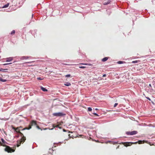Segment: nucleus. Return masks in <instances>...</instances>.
Segmentation results:
<instances>
[{"label": "nucleus", "instance_id": "nucleus-22", "mask_svg": "<svg viewBox=\"0 0 155 155\" xmlns=\"http://www.w3.org/2000/svg\"><path fill=\"white\" fill-rule=\"evenodd\" d=\"M43 78H41L40 77H38L37 78V79L39 80H42L43 79Z\"/></svg>", "mask_w": 155, "mask_h": 155}, {"label": "nucleus", "instance_id": "nucleus-18", "mask_svg": "<svg viewBox=\"0 0 155 155\" xmlns=\"http://www.w3.org/2000/svg\"><path fill=\"white\" fill-rule=\"evenodd\" d=\"M140 62L139 60L134 61H132V63H136Z\"/></svg>", "mask_w": 155, "mask_h": 155}, {"label": "nucleus", "instance_id": "nucleus-11", "mask_svg": "<svg viewBox=\"0 0 155 155\" xmlns=\"http://www.w3.org/2000/svg\"><path fill=\"white\" fill-rule=\"evenodd\" d=\"M1 141L2 142H1V141H0V142H1V143H0L1 144V145H2L3 144H5V141L3 139H1Z\"/></svg>", "mask_w": 155, "mask_h": 155}, {"label": "nucleus", "instance_id": "nucleus-21", "mask_svg": "<svg viewBox=\"0 0 155 155\" xmlns=\"http://www.w3.org/2000/svg\"><path fill=\"white\" fill-rule=\"evenodd\" d=\"M125 62L124 61H119L118 62V63L119 64H123Z\"/></svg>", "mask_w": 155, "mask_h": 155}, {"label": "nucleus", "instance_id": "nucleus-14", "mask_svg": "<svg viewBox=\"0 0 155 155\" xmlns=\"http://www.w3.org/2000/svg\"><path fill=\"white\" fill-rule=\"evenodd\" d=\"M64 85L65 86H68L71 85V84L69 82H66L65 84H64Z\"/></svg>", "mask_w": 155, "mask_h": 155}, {"label": "nucleus", "instance_id": "nucleus-36", "mask_svg": "<svg viewBox=\"0 0 155 155\" xmlns=\"http://www.w3.org/2000/svg\"><path fill=\"white\" fill-rule=\"evenodd\" d=\"M149 86H150V87H151V85L150 84L149 85Z\"/></svg>", "mask_w": 155, "mask_h": 155}, {"label": "nucleus", "instance_id": "nucleus-24", "mask_svg": "<svg viewBox=\"0 0 155 155\" xmlns=\"http://www.w3.org/2000/svg\"><path fill=\"white\" fill-rule=\"evenodd\" d=\"M79 68H86V67L85 66H79Z\"/></svg>", "mask_w": 155, "mask_h": 155}, {"label": "nucleus", "instance_id": "nucleus-34", "mask_svg": "<svg viewBox=\"0 0 155 155\" xmlns=\"http://www.w3.org/2000/svg\"><path fill=\"white\" fill-rule=\"evenodd\" d=\"M106 76V75L105 74H104L103 75V77H105Z\"/></svg>", "mask_w": 155, "mask_h": 155}, {"label": "nucleus", "instance_id": "nucleus-13", "mask_svg": "<svg viewBox=\"0 0 155 155\" xmlns=\"http://www.w3.org/2000/svg\"><path fill=\"white\" fill-rule=\"evenodd\" d=\"M108 57H105L102 59V61L103 62H105V61H107L108 60Z\"/></svg>", "mask_w": 155, "mask_h": 155}, {"label": "nucleus", "instance_id": "nucleus-7", "mask_svg": "<svg viewBox=\"0 0 155 155\" xmlns=\"http://www.w3.org/2000/svg\"><path fill=\"white\" fill-rule=\"evenodd\" d=\"M31 57H29L27 56H22L20 58V59L21 60H23L24 59H27L28 58H31Z\"/></svg>", "mask_w": 155, "mask_h": 155}, {"label": "nucleus", "instance_id": "nucleus-12", "mask_svg": "<svg viewBox=\"0 0 155 155\" xmlns=\"http://www.w3.org/2000/svg\"><path fill=\"white\" fill-rule=\"evenodd\" d=\"M13 60V58L12 57L7 58L6 59V61L9 62Z\"/></svg>", "mask_w": 155, "mask_h": 155}, {"label": "nucleus", "instance_id": "nucleus-37", "mask_svg": "<svg viewBox=\"0 0 155 155\" xmlns=\"http://www.w3.org/2000/svg\"><path fill=\"white\" fill-rule=\"evenodd\" d=\"M19 127V129L20 128H22V127Z\"/></svg>", "mask_w": 155, "mask_h": 155}, {"label": "nucleus", "instance_id": "nucleus-9", "mask_svg": "<svg viewBox=\"0 0 155 155\" xmlns=\"http://www.w3.org/2000/svg\"><path fill=\"white\" fill-rule=\"evenodd\" d=\"M110 2H111V1L110 0H107V1H105L104 3V5H107V4H109L110 3Z\"/></svg>", "mask_w": 155, "mask_h": 155}, {"label": "nucleus", "instance_id": "nucleus-35", "mask_svg": "<svg viewBox=\"0 0 155 155\" xmlns=\"http://www.w3.org/2000/svg\"><path fill=\"white\" fill-rule=\"evenodd\" d=\"M63 130L64 132H66V130L64 129Z\"/></svg>", "mask_w": 155, "mask_h": 155}, {"label": "nucleus", "instance_id": "nucleus-20", "mask_svg": "<svg viewBox=\"0 0 155 155\" xmlns=\"http://www.w3.org/2000/svg\"><path fill=\"white\" fill-rule=\"evenodd\" d=\"M84 64V65H88L90 66L92 65V64Z\"/></svg>", "mask_w": 155, "mask_h": 155}, {"label": "nucleus", "instance_id": "nucleus-23", "mask_svg": "<svg viewBox=\"0 0 155 155\" xmlns=\"http://www.w3.org/2000/svg\"><path fill=\"white\" fill-rule=\"evenodd\" d=\"M92 110V108L90 107H89L88 108V111H91Z\"/></svg>", "mask_w": 155, "mask_h": 155}, {"label": "nucleus", "instance_id": "nucleus-38", "mask_svg": "<svg viewBox=\"0 0 155 155\" xmlns=\"http://www.w3.org/2000/svg\"><path fill=\"white\" fill-rule=\"evenodd\" d=\"M95 110H98V109H97V108H96V109H95Z\"/></svg>", "mask_w": 155, "mask_h": 155}, {"label": "nucleus", "instance_id": "nucleus-28", "mask_svg": "<svg viewBox=\"0 0 155 155\" xmlns=\"http://www.w3.org/2000/svg\"><path fill=\"white\" fill-rule=\"evenodd\" d=\"M117 105H118L117 103H115L114 104V107H116Z\"/></svg>", "mask_w": 155, "mask_h": 155}, {"label": "nucleus", "instance_id": "nucleus-33", "mask_svg": "<svg viewBox=\"0 0 155 155\" xmlns=\"http://www.w3.org/2000/svg\"><path fill=\"white\" fill-rule=\"evenodd\" d=\"M147 99H148L149 100H150V98L149 97H147Z\"/></svg>", "mask_w": 155, "mask_h": 155}, {"label": "nucleus", "instance_id": "nucleus-16", "mask_svg": "<svg viewBox=\"0 0 155 155\" xmlns=\"http://www.w3.org/2000/svg\"><path fill=\"white\" fill-rule=\"evenodd\" d=\"M41 89L44 91H47V90L46 89L42 87H41Z\"/></svg>", "mask_w": 155, "mask_h": 155}, {"label": "nucleus", "instance_id": "nucleus-15", "mask_svg": "<svg viewBox=\"0 0 155 155\" xmlns=\"http://www.w3.org/2000/svg\"><path fill=\"white\" fill-rule=\"evenodd\" d=\"M9 3H7L5 5H4L3 6L2 8H6L8 7V6L9 5Z\"/></svg>", "mask_w": 155, "mask_h": 155}, {"label": "nucleus", "instance_id": "nucleus-19", "mask_svg": "<svg viewBox=\"0 0 155 155\" xmlns=\"http://www.w3.org/2000/svg\"><path fill=\"white\" fill-rule=\"evenodd\" d=\"M15 33V31L14 30H13L11 33V34L12 35H14Z\"/></svg>", "mask_w": 155, "mask_h": 155}, {"label": "nucleus", "instance_id": "nucleus-5", "mask_svg": "<svg viewBox=\"0 0 155 155\" xmlns=\"http://www.w3.org/2000/svg\"><path fill=\"white\" fill-rule=\"evenodd\" d=\"M137 132L136 131H127L126 134L128 135H132L137 134Z\"/></svg>", "mask_w": 155, "mask_h": 155}, {"label": "nucleus", "instance_id": "nucleus-10", "mask_svg": "<svg viewBox=\"0 0 155 155\" xmlns=\"http://www.w3.org/2000/svg\"><path fill=\"white\" fill-rule=\"evenodd\" d=\"M59 125H58L55 126L54 124H53L52 126L53 128L51 129V130H52L54 129V128H55V127H58L60 128H61V127H59Z\"/></svg>", "mask_w": 155, "mask_h": 155}, {"label": "nucleus", "instance_id": "nucleus-27", "mask_svg": "<svg viewBox=\"0 0 155 155\" xmlns=\"http://www.w3.org/2000/svg\"><path fill=\"white\" fill-rule=\"evenodd\" d=\"M65 77H71V75L69 74H68V75H67L65 76Z\"/></svg>", "mask_w": 155, "mask_h": 155}, {"label": "nucleus", "instance_id": "nucleus-25", "mask_svg": "<svg viewBox=\"0 0 155 155\" xmlns=\"http://www.w3.org/2000/svg\"><path fill=\"white\" fill-rule=\"evenodd\" d=\"M36 127L38 129H40V130H41V128L39 127L38 125H37H37H36Z\"/></svg>", "mask_w": 155, "mask_h": 155}, {"label": "nucleus", "instance_id": "nucleus-3", "mask_svg": "<svg viewBox=\"0 0 155 155\" xmlns=\"http://www.w3.org/2000/svg\"><path fill=\"white\" fill-rule=\"evenodd\" d=\"M53 115L54 116L61 117L65 116L66 114L62 112H58L54 113Z\"/></svg>", "mask_w": 155, "mask_h": 155}, {"label": "nucleus", "instance_id": "nucleus-40", "mask_svg": "<svg viewBox=\"0 0 155 155\" xmlns=\"http://www.w3.org/2000/svg\"><path fill=\"white\" fill-rule=\"evenodd\" d=\"M0 143H1V142H0Z\"/></svg>", "mask_w": 155, "mask_h": 155}, {"label": "nucleus", "instance_id": "nucleus-30", "mask_svg": "<svg viewBox=\"0 0 155 155\" xmlns=\"http://www.w3.org/2000/svg\"><path fill=\"white\" fill-rule=\"evenodd\" d=\"M93 114L96 116H98V115L96 113H93Z\"/></svg>", "mask_w": 155, "mask_h": 155}, {"label": "nucleus", "instance_id": "nucleus-31", "mask_svg": "<svg viewBox=\"0 0 155 155\" xmlns=\"http://www.w3.org/2000/svg\"><path fill=\"white\" fill-rule=\"evenodd\" d=\"M34 62V61L26 62L24 63L23 64H25V63H31L33 62Z\"/></svg>", "mask_w": 155, "mask_h": 155}, {"label": "nucleus", "instance_id": "nucleus-17", "mask_svg": "<svg viewBox=\"0 0 155 155\" xmlns=\"http://www.w3.org/2000/svg\"><path fill=\"white\" fill-rule=\"evenodd\" d=\"M0 81L3 82H5L6 81V80L5 79H3L2 78H0Z\"/></svg>", "mask_w": 155, "mask_h": 155}, {"label": "nucleus", "instance_id": "nucleus-8", "mask_svg": "<svg viewBox=\"0 0 155 155\" xmlns=\"http://www.w3.org/2000/svg\"><path fill=\"white\" fill-rule=\"evenodd\" d=\"M12 129H13L15 130V131L17 133H18V131H20V130L19 129V127H18L15 128L14 127H12Z\"/></svg>", "mask_w": 155, "mask_h": 155}, {"label": "nucleus", "instance_id": "nucleus-39", "mask_svg": "<svg viewBox=\"0 0 155 155\" xmlns=\"http://www.w3.org/2000/svg\"><path fill=\"white\" fill-rule=\"evenodd\" d=\"M70 132H70V131H68V133H70Z\"/></svg>", "mask_w": 155, "mask_h": 155}, {"label": "nucleus", "instance_id": "nucleus-1", "mask_svg": "<svg viewBox=\"0 0 155 155\" xmlns=\"http://www.w3.org/2000/svg\"><path fill=\"white\" fill-rule=\"evenodd\" d=\"M18 133L20 134V136L21 137L20 140L17 141V147H18L20 145L21 143H23L25 141L26 138V137L24 136L23 134L20 131H18Z\"/></svg>", "mask_w": 155, "mask_h": 155}, {"label": "nucleus", "instance_id": "nucleus-32", "mask_svg": "<svg viewBox=\"0 0 155 155\" xmlns=\"http://www.w3.org/2000/svg\"><path fill=\"white\" fill-rule=\"evenodd\" d=\"M12 64L11 63H10L9 64H3V65H7L8 64Z\"/></svg>", "mask_w": 155, "mask_h": 155}, {"label": "nucleus", "instance_id": "nucleus-26", "mask_svg": "<svg viewBox=\"0 0 155 155\" xmlns=\"http://www.w3.org/2000/svg\"><path fill=\"white\" fill-rule=\"evenodd\" d=\"M138 143L139 144H141L142 143V141L141 140H139L138 141Z\"/></svg>", "mask_w": 155, "mask_h": 155}, {"label": "nucleus", "instance_id": "nucleus-29", "mask_svg": "<svg viewBox=\"0 0 155 155\" xmlns=\"http://www.w3.org/2000/svg\"><path fill=\"white\" fill-rule=\"evenodd\" d=\"M68 135L70 138L72 137V135H71L70 134H69Z\"/></svg>", "mask_w": 155, "mask_h": 155}, {"label": "nucleus", "instance_id": "nucleus-2", "mask_svg": "<svg viewBox=\"0 0 155 155\" xmlns=\"http://www.w3.org/2000/svg\"><path fill=\"white\" fill-rule=\"evenodd\" d=\"M37 124L36 123V122L35 120H32L31 121V122L30 123L28 127H26L25 128L23 129L22 130H24L26 129L27 130H29L31 128V126L33 125H37Z\"/></svg>", "mask_w": 155, "mask_h": 155}, {"label": "nucleus", "instance_id": "nucleus-6", "mask_svg": "<svg viewBox=\"0 0 155 155\" xmlns=\"http://www.w3.org/2000/svg\"><path fill=\"white\" fill-rule=\"evenodd\" d=\"M121 143L124 145L125 147H127L131 145L132 144H134V143L130 142H122Z\"/></svg>", "mask_w": 155, "mask_h": 155}, {"label": "nucleus", "instance_id": "nucleus-4", "mask_svg": "<svg viewBox=\"0 0 155 155\" xmlns=\"http://www.w3.org/2000/svg\"><path fill=\"white\" fill-rule=\"evenodd\" d=\"M5 150L8 153H12L15 151V150L11 148L8 146H6L5 149Z\"/></svg>", "mask_w": 155, "mask_h": 155}]
</instances>
